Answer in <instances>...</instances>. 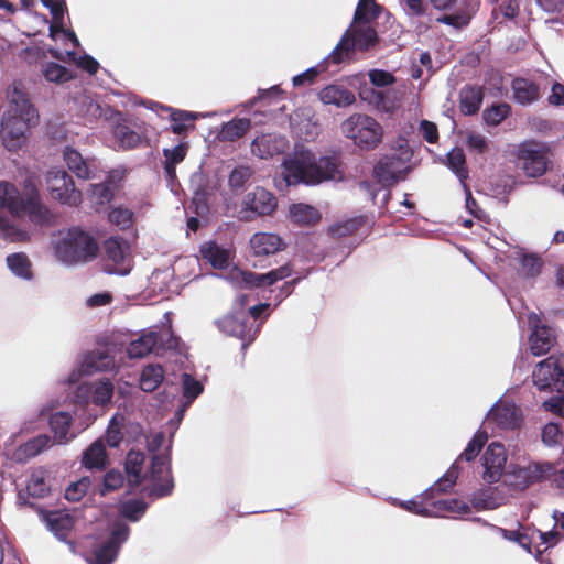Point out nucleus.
Returning a JSON list of instances; mask_svg holds the SVG:
<instances>
[{
  "mask_svg": "<svg viewBox=\"0 0 564 564\" xmlns=\"http://www.w3.org/2000/svg\"><path fill=\"white\" fill-rule=\"evenodd\" d=\"M7 98L9 107L1 118L0 137L3 147L14 152L25 144L30 129L39 122V113L15 86L8 88Z\"/></svg>",
  "mask_w": 564,
  "mask_h": 564,
  "instance_id": "f257e3e1",
  "label": "nucleus"
},
{
  "mask_svg": "<svg viewBox=\"0 0 564 564\" xmlns=\"http://www.w3.org/2000/svg\"><path fill=\"white\" fill-rule=\"evenodd\" d=\"M281 169V180L275 178L280 189L282 184L285 188L299 184L314 186L333 178L336 173V165L332 158L319 156L316 160L311 153L286 155Z\"/></svg>",
  "mask_w": 564,
  "mask_h": 564,
  "instance_id": "f03ea898",
  "label": "nucleus"
},
{
  "mask_svg": "<svg viewBox=\"0 0 564 564\" xmlns=\"http://www.w3.org/2000/svg\"><path fill=\"white\" fill-rule=\"evenodd\" d=\"M0 206L13 216L26 215L35 225H45L51 220L50 209L42 202L39 189L31 181L24 182L23 192L10 182L0 181Z\"/></svg>",
  "mask_w": 564,
  "mask_h": 564,
  "instance_id": "7ed1b4c3",
  "label": "nucleus"
},
{
  "mask_svg": "<svg viewBox=\"0 0 564 564\" xmlns=\"http://www.w3.org/2000/svg\"><path fill=\"white\" fill-rule=\"evenodd\" d=\"M99 250L95 238L80 227L61 232L53 243L55 258L67 267L84 264L96 258Z\"/></svg>",
  "mask_w": 564,
  "mask_h": 564,
  "instance_id": "20e7f679",
  "label": "nucleus"
},
{
  "mask_svg": "<svg viewBox=\"0 0 564 564\" xmlns=\"http://www.w3.org/2000/svg\"><path fill=\"white\" fill-rule=\"evenodd\" d=\"M412 150L408 145L405 139L398 141V150H393L380 158L373 167V175L382 186H391L404 180L410 172V161Z\"/></svg>",
  "mask_w": 564,
  "mask_h": 564,
  "instance_id": "39448f33",
  "label": "nucleus"
},
{
  "mask_svg": "<svg viewBox=\"0 0 564 564\" xmlns=\"http://www.w3.org/2000/svg\"><path fill=\"white\" fill-rule=\"evenodd\" d=\"M171 446L172 437L163 453L152 455L150 469L144 474L147 475L145 479L150 480L152 485L144 488L143 491L152 500L167 497L174 490V479L171 470Z\"/></svg>",
  "mask_w": 564,
  "mask_h": 564,
  "instance_id": "423d86ee",
  "label": "nucleus"
},
{
  "mask_svg": "<svg viewBox=\"0 0 564 564\" xmlns=\"http://www.w3.org/2000/svg\"><path fill=\"white\" fill-rule=\"evenodd\" d=\"M377 42L378 35L372 26L352 23L328 54V58H332L333 64L338 65L346 58H349L356 50L361 52L368 51Z\"/></svg>",
  "mask_w": 564,
  "mask_h": 564,
  "instance_id": "0eeeda50",
  "label": "nucleus"
},
{
  "mask_svg": "<svg viewBox=\"0 0 564 564\" xmlns=\"http://www.w3.org/2000/svg\"><path fill=\"white\" fill-rule=\"evenodd\" d=\"M341 133L361 150L375 149L382 139L381 126L370 116L355 113L341 123Z\"/></svg>",
  "mask_w": 564,
  "mask_h": 564,
  "instance_id": "6e6552de",
  "label": "nucleus"
},
{
  "mask_svg": "<svg viewBox=\"0 0 564 564\" xmlns=\"http://www.w3.org/2000/svg\"><path fill=\"white\" fill-rule=\"evenodd\" d=\"M488 441V434L486 431H481V430H478L474 436L471 437V440L467 443V446L466 448L464 449V452L458 456V458L451 465V467L448 468V470L442 476L440 477L434 485H432L431 487H429L425 491H424V495L426 497H431L433 496V494L435 491L437 492H446L448 491L456 482V479L458 477V473H459V466H458V462L460 459H464L466 462H471L474 460L480 453V451L482 449V447L485 446V444L487 443Z\"/></svg>",
  "mask_w": 564,
  "mask_h": 564,
  "instance_id": "1a4fd4ad",
  "label": "nucleus"
},
{
  "mask_svg": "<svg viewBox=\"0 0 564 564\" xmlns=\"http://www.w3.org/2000/svg\"><path fill=\"white\" fill-rule=\"evenodd\" d=\"M215 325L223 334L239 338L243 352L254 341L260 330V324L250 322L246 312H229L224 317L216 319Z\"/></svg>",
  "mask_w": 564,
  "mask_h": 564,
  "instance_id": "9d476101",
  "label": "nucleus"
},
{
  "mask_svg": "<svg viewBox=\"0 0 564 564\" xmlns=\"http://www.w3.org/2000/svg\"><path fill=\"white\" fill-rule=\"evenodd\" d=\"M130 535L129 525L117 520L112 523L107 540L96 545L93 553L87 557L88 564H112L119 554L121 546L128 541Z\"/></svg>",
  "mask_w": 564,
  "mask_h": 564,
  "instance_id": "9b49d317",
  "label": "nucleus"
},
{
  "mask_svg": "<svg viewBox=\"0 0 564 564\" xmlns=\"http://www.w3.org/2000/svg\"><path fill=\"white\" fill-rule=\"evenodd\" d=\"M549 470L547 462H531L525 466L510 465L505 473L503 484L513 491H524L530 486L542 482Z\"/></svg>",
  "mask_w": 564,
  "mask_h": 564,
  "instance_id": "f8f14e48",
  "label": "nucleus"
},
{
  "mask_svg": "<svg viewBox=\"0 0 564 564\" xmlns=\"http://www.w3.org/2000/svg\"><path fill=\"white\" fill-rule=\"evenodd\" d=\"M47 189L54 200L69 207L78 206L82 193L76 189L72 176L61 169H52L46 174Z\"/></svg>",
  "mask_w": 564,
  "mask_h": 564,
  "instance_id": "ddd939ff",
  "label": "nucleus"
},
{
  "mask_svg": "<svg viewBox=\"0 0 564 564\" xmlns=\"http://www.w3.org/2000/svg\"><path fill=\"white\" fill-rule=\"evenodd\" d=\"M522 421L521 409L510 400L499 399L486 414V422L501 431H513Z\"/></svg>",
  "mask_w": 564,
  "mask_h": 564,
  "instance_id": "4468645a",
  "label": "nucleus"
},
{
  "mask_svg": "<svg viewBox=\"0 0 564 564\" xmlns=\"http://www.w3.org/2000/svg\"><path fill=\"white\" fill-rule=\"evenodd\" d=\"M517 158L524 174L538 177L546 171V156L544 148L534 141L522 142L517 150Z\"/></svg>",
  "mask_w": 564,
  "mask_h": 564,
  "instance_id": "2eb2a0df",
  "label": "nucleus"
},
{
  "mask_svg": "<svg viewBox=\"0 0 564 564\" xmlns=\"http://www.w3.org/2000/svg\"><path fill=\"white\" fill-rule=\"evenodd\" d=\"M484 474L482 478L488 484H495L505 477L507 454L502 444L492 442L489 444L481 457Z\"/></svg>",
  "mask_w": 564,
  "mask_h": 564,
  "instance_id": "dca6fc26",
  "label": "nucleus"
},
{
  "mask_svg": "<svg viewBox=\"0 0 564 564\" xmlns=\"http://www.w3.org/2000/svg\"><path fill=\"white\" fill-rule=\"evenodd\" d=\"M529 325L532 328L530 335V350L534 356L546 354L555 343V333L552 328L540 325V317L531 313L528 317Z\"/></svg>",
  "mask_w": 564,
  "mask_h": 564,
  "instance_id": "f3484780",
  "label": "nucleus"
},
{
  "mask_svg": "<svg viewBox=\"0 0 564 564\" xmlns=\"http://www.w3.org/2000/svg\"><path fill=\"white\" fill-rule=\"evenodd\" d=\"M242 206L245 210L258 216L270 215L276 208V198L271 192L258 186L245 195Z\"/></svg>",
  "mask_w": 564,
  "mask_h": 564,
  "instance_id": "a211bd4d",
  "label": "nucleus"
},
{
  "mask_svg": "<svg viewBox=\"0 0 564 564\" xmlns=\"http://www.w3.org/2000/svg\"><path fill=\"white\" fill-rule=\"evenodd\" d=\"M292 272L290 263H285L265 273L246 271L241 272V282L249 289L270 286L278 281L291 276Z\"/></svg>",
  "mask_w": 564,
  "mask_h": 564,
  "instance_id": "6ab92c4d",
  "label": "nucleus"
},
{
  "mask_svg": "<svg viewBox=\"0 0 564 564\" xmlns=\"http://www.w3.org/2000/svg\"><path fill=\"white\" fill-rule=\"evenodd\" d=\"M560 364L561 359L555 356H550L538 364L532 377L533 383L539 390L553 391L557 380V371H560Z\"/></svg>",
  "mask_w": 564,
  "mask_h": 564,
  "instance_id": "aec40b11",
  "label": "nucleus"
},
{
  "mask_svg": "<svg viewBox=\"0 0 564 564\" xmlns=\"http://www.w3.org/2000/svg\"><path fill=\"white\" fill-rule=\"evenodd\" d=\"M288 149V140L279 134H262L251 142L252 154L260 159L273 158L284 153Z\"/></svg>",
  "mask_w": 564,
  "mask_h": 564,
  "instance_id": "412c9836",
  "label": "nucleus"
},
{
  "mask_svg": "<svg viewBox=\"0 0 564 564\" xmlns=\"http://www.w3.org/2000/svg\"><path fill=\"white\" fill-rule=\"evenodd\" d=\"M79 359L83 362L86 376L110 371L116 366L113 356L110 355L108 350L100 348H95L84 352Z\"/></svg>",
  "mask_w": 564,
  "mask_h": 564,
  "instance_id": "4be33fe9",
  "label": "nucleus"
},
{
  "mask_svg": "<svg viewBox=\"0 0 564 564\" xmlns=\"http://www.w3.org/2000/svg\"><path fill=\"white\" fill-rule=\"evenodd\" d=\"M250 247L256 257H265L283 250L286 243L276 234L256 232L250 239Z\"/></svg>",
  "mask_w": 564,
  "mask_h": 564,
  "instance_id": "5701e85b",
  "label": "nucleus"
},
{
  "mask_svg": "<svg viewBox=\"0 0 564 564\" xmlns=\"http://www.w3.org/2000/svg\"><path fill=\"white\" fill-rule=\"evenodd\" d=\"M144 107L151 110H155V108H161L165 111L170 112L171 120V131L175 134H183L188 130V128H194V121L197 118V115L187 110H178L173 109L171 107L162 106L155 101H147L143 102Z\"/></svg>",
  "mask_w": 564,
  "mask_h": 564,
  "instance_id": "b1692460",
  "label": "nucleus"
},
{
  "mask_svg": "<svg viewBox=\"0 0 564 564\" xmlns=\"http://www.w3.org/2000/svg\"><path fill=\"white\" fill-rule=\"evenodd\" d=\"M145 454L139 449H130L124 462V471L127 474V485L129 492L139 487L147 475L142 474Z\"/></svg>",
  "mask_w": 564,
  "mask_h": 564,
  "instance_id": "393cba45",
  "label": "nucleus"
},
{
  "mask_svg": "<svg viewBox=\"0 0 564 564\" xmlns=\"http://www.w3.org/2000/svg\"><path fill=\"white\" fill-rule=\"evenodd\" d=\"M63 160L68 170L78 178L89 180L94 176V161L83 158V155L72 147H65L63 150Z\"/></svg>",
  "mask_w": 564,
  "mask_h": 564,
  "instance_id": "a878e982",
  "label": "nucleus"
},
{
  "mask_svg": "<svg viewBox=\"0 0 564 564\" xmlns=\"http://www.w3.org/2000/svg\"><path fill=\"white\" fill-rule=\"evenodd\" d=\"M50 486L46 481L45 473L43 470L33 471L26 482V495L20 490L18 492V501L21 505L32 506L28 498H44L50 494Z\"/></svg>",
  "mask_w": 564,
  "mask_h": 564,
  "instance_id": "bb28decb",
  "label": "nucleus"
},
{
  "mask_svg": "<svg viewBox=\"0 0 564 564\" xmlns=\"http://www.w3.org/2000/svg\"><path fill=\"white\" fill-rule=\"evenodd\" d=\"M319 100L325 105L347 107L356 101L355 94L340 85H328L318 94Z\"/></svg>",
  "mask_w": 564,
  "mask_h": 564,
  "instance_id": "cd10ccee",
  "label": "nucleus"
},
{
  "mask_svg": "<svg viewBox=\"0 0 564 564\" xmlns=\"http://www.w3.org/2000/svg\"><path fill=\"white\" fill-rule=\"evenodd\" d=\"M73 423V416L69 412L59 411L50 415L48 425L54 435V442L57 444H67L74 435L69 436V429Z\"/></svg>",
  "mask_w": 564,
  "mask_h": 564,
  "instance_id": "c85d7f7f",
  "label": "nucleus"
},
{
  "mask_svg": "<svg viewBox=\"0 0 564 564\" xmlns=\"http://www.w3.org/2000/svg\"><path fill=\"white\" fill-rule=\"evenodd\" d=\"M511 88L513 99L519 105L529 106L539 99V86L530 79L517 77L512 80Z\"/></svg>",
  "mask_w": 564,
  "mask_h": 564,
  "instance_id": "c756f323",
  "label": "nucleus"
},
{
  "mask_svg": "<svg viewBox=\"0 0 564 564\" xmlns=\"http://www.w3.org/2000/svg\"><path fill=\"white\" fill-rule=\"evenodd\" d=\"M107 464L108 455L101 440H96L83 452L82 465L86 469L102 470Z\"/></svg>",
  "mask_w": 564,
  "mask_h": 564,
  "instance_id": "7c9ffc66",
  "label": "nucleus"
},
{
  "mask_svg": "<svg viewBox=\"0 0 564 564\" xmlns=\"http://www.w3.org/2000/svg\"><path fill=\"white\" fill-rule=\"evenodd\" d=\"M484 93L480 87L466 85L459 91V108L463 115L473 116L482 104Z\"/></svg>",
  "mask_w": 564,
  "mask_h": 564,
  "instance_id": "2f4dec72",
  "label": "nucleus"
},
{
  "mask_svg": "<svg viewBox=\"0 0 564 564\" xmlns=\"http://www.w3.org/2000/svg\"><path fill=\"white\" fill-rule=\"evenodd\" d=\"M6 263L10 272L18 279L24 281H32L34 273L32 271V263L24 252H14L8 254Z\"/></svg>",
  "mask_w": 564,
  "mask_h": 564,
  "instance_id": "473e14b6",
  "label": "nucleus"
},
{
  "mask_svg": "<svg viewBox=\"0 0 564 564\" xmlns=\"http://www.w3.org/2000/svg\"><path fill=\"white\" fill-rule=\"evenodd\" d=\"M506 498L499 495L497 488L476 491L471 495L470 503L476 510H495L505 505Z\"/></svg>",
  "mask_w": 564,
  "mask_h": 564,
  "instance_id": "72a5a7b5",
  "label": "nucleus"
},
{
  "mask_svg": "<svg viewBox=\"0 0 564 564\" xmlns=\"http://www.w3.org/2000/svg\"><path fill=\"white\" fill-rule=\"evenodd\" d=\"M106 259L115 265L123 264L129 256L130 246L121 237H110L104 242Z\"/></svg>",
  "mask_w": 564,
  "mask_h": 564,
  "instance_id": "f704fd0d",
  "label": "nucleus"
},
{
  "mask_svg": "<svg viewBox=\"0 0 564 564\" xmlns=\"http://www.w3.org/2000/svg\"><path fill=\"white\" fill-rule=\"evenodd\" d=\"M155 330L143 333L139 338L132 340L127 347V355L130 359H139L155 351Z\"/></svg>",
  "mask_w": 564,
  "mask_h": 564,
  "instance_id": "c9c22d12",
  "label": "nucleus"
},
{
  "mask_svg": "<svg viewBox=\"0 0 564 564\" xmlns=\"http://www.w3.org/2000/svg\"><path fill=\"white\" fill-rule=\"evenodd\" d=\"M164 380V370L159 364H149L141 370L139 378L140 389L144 392H153Z\"/></svg>",
  "mask_w": 564,
  "mask_h": 564,
  "instance_id": "e433bc0d",
  "label": "nucleus"
},
{
  "mask_svg": "<svg viewBox=\"0 0 564 564\" xmlns=\"http://www.w3.org/2000/svg\"><path fill=\"white\" fill-rule=\"evenodd\" d=\"M250 127L251 120L249 118H234L221 124L217 138L220 141H235L241 138Z\"/></svg>",
  "mask_w": 564,
  "mask_h": 564,
  "instance_id": "4c0bfd02",
  "label": "nucleus"
},
{
  "mask_svg": "<svg viewBox=\"0 0 564 564\" xmlns=\"http://www.w3.org/2000/svg\"><path fill=\"white\" fill-rule=\"evenodd\" d=\"M202 257L215 269H225L228 267L229 253L226 249L219 247L215 241H209L200 247Z\"/></svg>",
  "mask_w": 564,
  "mask_h": 564,
  "instance_id": "58836bf2",
  "label": "nucleus"
},
{
  "mask_svg": "<svg viewBox=\"0 0 564 564\" xmlns=\"http://www.w3.org/2000/svg\"><path fill=\"white\" fill-rule=\"evenodd\" d=\"M148 508L149 505L143 499L130 498L118 505V512L123 519L130 522H138L143 518Z\"/></svg>",
  "mask_w": 564,
  "mask_h": 564,
  "instance_id": "ea45409f",
  "label": "nucleus"
},
{
  "mask_svg": "<svg viewBox=\"0 0 564 564\" xmlns=\"http://www.w3.org/2000/svg\"><path fill=\"white\" fill-rule=\"evenodd\" d=\"M52 446V438L47 434H40L21 444L18 448L20 458L30 459Z\"/></svg>",
  "mask_w": 564,
  "mask_h": 564,
  "instance_id": "a19ab883",
  "label": "nucleus"
},
{
  "mask_svg": "<svg viewBox=\"0 0 564 564\" xmlns=\"http://www.w3.org/2000/svg\"><path fill=\"white\" fill-rule=\"evenodd\" d=\"M45 523L48 530L54 533V535L64 540L67 535V532L70 530L73 522L69 516L62 514L59 512H48L44 516Z\"/></svg>",
  "mask_w": 564,
  "mask_h": 564,
  "instance_id": "79ce46f5",
  "label": "nucleus"
},
{
  "mask_svg": "<svg viewBox=\"0 0 564 564\" xmlns=\"http://www.w3.org/2000/svg\"><path fill=\"white\" fill-rule=\"evenodd\" d=\"M290 217L296 224L313 225L321 219V213L311 205L299 203L290 207Z\"/></svg>",
  "mask_w": 564,
  "mask_h": 564,
  "instance_id": "37998d69",
  "label": "nucleus"
},
{
  "mask_svg": "<svg viewBox=\"0 0 564 564\" xmlns=\"http://www.w3.org/2000/svg\"><path fill=\"white\" fill-rule=\"evenodd\" d=\"M113 392V383L108 378L99 379L93 383V404L102 408L111 404Z\"/></svg>",
  "mask_w": 564,
  "mask_h": 564,
  "instance_id": "c03bdc74",
  "label": "nucleus"
},
{
  "mask_svg": "<svg viewBox=\"0 0 564 564\" xmlns=\"http://www.w3.org/2000/svg\"><path fill=\"white\" fill-rule=\"evenodd\" d=\"M380 14V6L375 0H359L352 23L355 24H368L376 20Z\"/></svg>",
  "mask_w": 564,
  "mask_h": 564,
  "instance_id": "a18cd8bd",
  "label": "nucleus"
},
{
  "mask_svg": "<svg viewBox=\"0 0 564 564\" xmlns=\"http://www.w3.org/2000/svg\"><path fill=\"white\" fill-rule=\"evenodd\" d=\"M182 392L185 406H189L204 391L203 383L192 375L183 372L181 376Z\"/></svg>",
  "mask_w": 564,
  "mask_h": 564,
  "instance_id": "49530a36",
  "label": "nucleus"
},
{
  "mask_svg": "<svg viewBox=\"0 0 564 564\" xmlns=\"http://www.w3.org/2000/svg\"><path fill=\"white\" fill-rule=\"evenodd\" d=\"M511 113V107L509 104L501 101L492 104L482 111V120L486 124L496 127L500 124Z\"/></svg>",
  "mask_w": 564,
  "mask_h": 564,
  "instance_id": "de8ad7c7",
  "label": "nucleus"
},
{
  "mask_svg": "<svg viewBox=\"0 0 564 564\" xmlns=\"http://www.w3.org/2000/svg\"><path fill=\"white\" fill-rule=\"evenodd\" d=\"M112 133L119 142L120 148L124 150L135 148L141 141V137L138 132L122 123L116 124Z\"/></svg>",
  "mask_w": 564,
  "mask_h": 564,
  "instance_id": "09e8293b",
  "label": "nucleus"
},
{
  "mask_svg": "<svg viewBox=\"0 0 564 564\" xmlns=\"http://www.w3.org/2000/svg\"><path fill=\"white\" fill-rule=\"evenodd\" d=\"M519 273L525 279H533L541 273L542 260L532 253H521L519 257Z\"/></svg>",
  "mask_w": 564,
  "mask_h": 564,
  "instance_id": "8fccbe9b",
  "label": "nucleus"
},
{
  "mask_svg": "<svg viewBox=\"0 0 564 564\" xmlns=\"http://www.w3.org/2000/svg\"><path fill=\"white\" fill-rule=\"evenodd\" d=\"M42 74L47 82L56 84L66 83L73 78L72 70L56 62L46 63Z\"/></svg>",
  "mask_w": 564,
  "mask_h": 564,
  "instance_id": "3c124183",
  "label": "nucleus"
},
{
  "mask_svg": "<svg viewBox=\"0 0 564 564\" xmlns=\"http://www.w3.org/2000/svg\"><path fill=\"white\" fill-rule=\"evenodd\" d=\"M156 344H155V352L164 350H176L181 354V338L173 334L171 328H163L160 330H155Z\"/></svg>",
  "mask_w": 564,
  "mask_h": 564,
  "instance_id": "603ef678",
  "label": "nucleus"
},
{
  "mask_svg": "<svg viewBox=\"0 0 564 564\" xmlns=\"http://www.w3.org/2000/svg\"><path fill=\"white\" fill-rule=\"evenodd\" d=\"M447 165L455 173V175L459 178L460 182H464L468 177V173L466 170V158L462 149L455 148L452 149L447 154Z\"/></svg>",
  "mask_w": 564,
  "mask_h": 564,
  "instance_id": "864d4df0",
  "label": "nucleus"
},
{
  "mask_svg": "<svg viewBox=\"0 0 564 564\" xmlns=\"http://www.w3.org/2000/svg\"><path fill=\"white\" fill-rule=\"evenodd\" d=\"M0 237L10 242H22L29 239V232L15 227L9 219L0 215Z\"/></svg>",
  "mask_w": 564,
  "mask_h": 564,
  "instance_id": "5fc2aeb1",
  "label": "nucleus"
},
{
  "mask_svg": "<svg viewBox=\"0 0 564 564\" xmlns=\"http://www.w3.org/2000/svg\"><path fill=\"white\" fill-rule=\"evenodd\" d=\"M253 175L251 167L247 165L236 166L228 176V185L232 191L242 189Z\"/></svg>",
  "mask_w": 564,
  "mask_h": 564,
  "instance_id": "6e6d98bb",
  "label": "nucleus"
},
{
  "mask_svg": "<svg viewBox=\"0 0 564 564\" xmlns=\"http://www.w3.org/2000/svg\"><path fill=\"white\" fill-rule=\"evenodd\" d=\"M332 63V58H328V55L316 66H312L304 70L303 73L295 75L292 79L293 86H302L305 83H313L314 78L322 72H326L328 69V65Z\"/></svg>",
  "mask_w": 564,
  "mask_h": 564,
  "instance_id": "4d7b16f0",
  "label": "nucleus"
},
{
  "mask_svg": "<svg viewBox=\"0 0 564 564\" xmlns=\"http://www.w3.org/2000/svg\"><path fill=\"white\" fill-rule=\"evenodd\" d=\"M124 484V476L118 469L108 470L102 477V484L99 488V494L106 496L108 492L118 490Z\"/></svg>",
  "mask_w": 564,
  "mask_h": 564,
  "instance_id": "13d9d810",
  "label": "nucleus"
},
{
  "mask_svg": "<svg viewBox=\"0 0 564 564\" xmlns=\"http://www.w3.org/2000/svg\"><path fill=\"white\" fill-rule=\"evenodd\" d=\"M492 531L499 533L505 540L516 542L528 553L532 554L531 540L528 534L514 530H507L498 525H492Z\"/></svg>",
  "mask_w": 564,
  "mask_h": 564,
  "instance_id": "bf43d9fd",
  "label": "nucleus"
},
{
  "mask_svg": "<svg viewBox=\"0 0 564 564\" xmlns=\"http://www.w3.org/2000/svg\"><path fill=\"white\" fill-rule=\"evenodd\" d=\"M433 507L437 510L451 511L460 514H467L470 512V506L459 499H440L433 502Z\"/></svg>",
  "mask_w": 564,
  "mask_h": 564,
  "instance_id": "052dcab7",
  "label": "nucleus"
},
{
  "mask_svg": "<svg viewBox=\"0 0 564 564\" xmlns=\"http://www.w3.org/2000/svg\"><path fill=\"white\" fill-rule=\"evenodd\" d=\"M108 219L120 229H128L132 225L133 213L128 208L117 207L110 210Z\"/></svg>",
  "mask_w": 564,
  "mask_h": 564,
  "instance_id": "680f3d73",
  "label": "nucleus"
},
{
  "mask_svg": "<svg viewBox=\"0 0 564 564\" xmlns=\"http://www.w3.org/2000/svg\"><path fill=\"white\" fill-rule=\"evenodd\" d=\"M105 437L107 445L111 448H117L121 444L123 434L121 432L119 416L117 414L110 419Z\"/></svg>",
  "mask_w": 564,
  "mask_h": 564,
  "instance_id": "e2e57ef3",
  "label": "nucleus"
},
{
  "mask_svg": "<svg viewBox=\"0 0 564 564\" xmlns=\"http://www.w3.org/2000/svg\"><path fill=\"white\" fill-rule=\"evenodd\" d=\"M187 149H188V145L185 142H181L171 149L164 148L162 150V154L164 156V164H170V165L176 166L185 159Z\"/></svg>",
  "mask_w": 564,
  "mask_h": 564,
  "instance_id": "0e129e2a",
  "label": "nucleus"
},
{
  "mask_svg": "<svg viewBox=\"0 0 564 564\" xmlns=\"http://www.w3.org/2000/svg\"><path fill=\"white\" fill-rule=\"evenodd\" d=\"M93 383L84 382L77 384L72 395H69L70 402L80 406H87L89 402H93Z\"/></svg>",
  "mask_w": 564,
  "mask_h": 564,
  "instance_id": "69168bd1",
  "label": "nucleus"
},
{
  "mask_svg": "<svg viewBox=\"0 0 564 564\" xmlns=\"http://www.w3.org/2000/svg\"><path fill=\"white\" fill-rule=\"evenodd\" d=\"M491 14L495 20H498L500 15L513 20L519 14V3L517 0H503L492 10Z\"/></svg>",
  "mask_w": 564,
  "mask_h": 564,
  "instance_id": "338daca9",
  "label": "nucleus"
},
{
  "mask_svg": "<svg viewBox=\"0 0 564 564\" xmlns=\"http://www.w3.org/2000/svg\"><path fill=\"white\" fill-rule=\"evenodd\" d=\"M89 485L90 480L87 477L82 478L77 482H72L65 490V498L68 501H79L87 492Z\"/></svg>",
  "mask_w": 564,
  "mask_h": 564,
  "instance_id": "774afa93",
  "label": "nucleus"
}]
</instances>
